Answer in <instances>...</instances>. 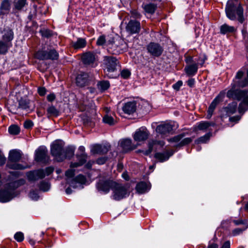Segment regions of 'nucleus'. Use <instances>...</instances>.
<instances>
[{"mask_svg":"<svg viewBox=\"0 0 248 248\" xmlns=\"http://www.w3.org/2000/svg\"><path fill=\"white\" fill-rule=\"evenodd\" d=\"M248 85V68H242L237 73L231 85V88L227 93V97L237 101H241L238 109L239 113L244 114L248 110V91L236 89L244 88Z\"/></svg>","mask_w":248,"mask_h":248,"instance_id":"f257e3e1","label":"nucleus"},{"mask_svg":"<svg viewBox=\"0 0 248 248\" xmlns=\"http://www.w3.org/2000/svg\"><path fill=\"white\" fill-rule=\"evenodd\" d=\"M239 0H228L225 8V12L228 18L232 20L236 19L241 23L244 21L243 9Z\"/></svg>","mask_w":248,"mask_h":248,"instance_id":"f03ea898","label":"nucleus"},{"mask_svg":"<svg viewBox=\"0 0 248 248\" xmlns=\"http://www.w3.org/2000/svg\"><path fill=\"white\" fill-rule=\"evenodd\" d=\"M21 156L22 153L19 150H12L10 151L6 166L9 169L14 170H24L27 168V166H25L17 163L20 160Z\"/></svg>","mask_w":248,"mask_h":248,"instance_id":"7ed1b4c3","label":"nucleus"},{"mask_svg":"<svg viewBox=\"0 0 248 248\" xmlns=\"http://www.w3.org/2000/svg\"><path fill=\"white\" fill-rule=\"evenodd\" d=\"M51 154L58 162L62 161L65 159L63 145L60 141H56L51 146Z\"/></svg>","mask_w":248,"mask_h":248,"instance_id":"20e7f679","label":"nucleus"},{"mask_svg":"<svg viewBox=\"0 0 248 248\" xmlns=\"http://www.w3.org/2000/svg\"><path fill=\"white\" fill-rule=\"evenodd\" d=\"M103 61L105 72L109 78H113L114 77L109 74L116 70V67L119 63L117 59L114 57L106 56H104Z\"/></svg>","mask_w":248,"mask_h":248,"instance_id":"39448f33","label":"nucleus"},{"mask_svg":"<svg viewBox=\"0 0 248 248\" xmlns=\"http://www.w3.org/2000/svg\"><path fill=\"white\" fill-rule=\"evenodd\" d=\"M36 57L39 60H57L59 54L54 49H43L39 50L35 54Z\"/></svg>","mask_w":248,"mask_h":248,"instance_id":"423d86ee","label":"nucleus"},{"mask_svg":"<svg viewBox=\"0 0 248 248\" xmlns=\"http://www.w3.org/2000/svg\"><path fill=\"white\" fill-rule=\"evenodd\" d=\"M127 48V45L123 40H116L108 47V51L114 55H117L125 51Z\"/></svg>","mask_w":248,"mask_h":248,"instance_id":"0eeeda50","label":"nucleus"},{"mask_svg":"<svg viewBox=\"0 0 248 248\" xmlns=\"http://www.w3.org/2000/svg\"><path fill=\"white\" fill-rule=\"evenodd\" d=\"M112 190L113 191V199L115 200L119 201L128 195L126 186L116 182Z\"/></svg>","mask_w":248,"mask_h":248,"instance_id":"6e6552de","label":"nucleus"},{"mask_svg":"<svg viewBox=\"0 0 248 248\" xmlns=\"http://www.w3.org/2000/svg\"><path fill=\"white\" fill-rule=\"evenodd\" d=\"M34 159L37 162L43 163H47L49 161V157L46 147L40 146L35 151Z\"/></svg>","mask_w":248,"mask_h":248,"instance_id":"1a4fd4ad","label":"nucleus"},{"mask_svg":"<svg viewBox=\"0 0 248 248\" xmlns=\"http://www.w3.org/2000/svg\"><path fill=\"white\" fill-rule=\"evenodd\" d=\"M149 132L145 127L138 129L133 135L134 140L137 142H143L149 137Z\"/></svg>","mask_w":248,"mask_h":248,"instance_id":"9d476101","label":"nucleus"},{"mask_svg":"<svg viewBox=\"0 0 248 248\" xmlns=\"http://www.w3.org/2000/svg\"><path fill=\"white\" fill-rule=\"evenodd\" d=\"M146 48L148 52L153 57H159L163 51V48L157 43L151 42L147 46Z\"/></svg>","mask_w":248,"mask_h":248,"instance_id":"9b49d317","label":"nucleus"},{"mask_svg":"<svg viewBox=\"0 0 248 248\" xmlns=\"http://www.w3.org/2000/svg\"><path fill=\"white\" fill-rule=\"evenodd\" d=\"M110 147L108 144H95L92 146L91 152L93 154H105L109 150Z\"/></svg>","mask_w":248,"mask_h":248,"instance_id":"f8f14e48","label":"nucleus"},{"mask_svg":"<svg viewBox=\"0 0 248 248\" xmlns=\"http://www.w3.org/2000/svg\"><path fill=\"white\" fill-rule=\"evenodd\" d=\"M115 185V182L112 181H100L97 184V188L99 190L107 193L109 192L110 188L113 190Z\"/></svg>","mask_w":248,"mask_h":248,"instance_id":"ddd939ff","label":"nucleus"},{"mask_svg":"<svg viewBox=\"0 0 248 248\" xmlns=\"http://www.w3.org/2000/svg\"><path fill=\"white\" fill-rule=\"evenodd\" d=\"M14 37V33L13 30L9 27L5 28L2 31V39L1 40L9 44H12V41Z\"/></svg>","mask_w":248,"mask_h":248,"instance_id":"4468645a","label":"nucleus"},{"mask_svg":"<svg viewBox=\"0 0 248 248\" xmlns=\"http://www.w3.org/2000/svg\"><path fill=\"white\" fill-rule=\"evenodd\" d=\"M14 197V192L7 186L6 189L0 191V202H7L13 198Z\"/></svg>","mask_w":248,"mask_h":248,"instance_id":"2eb2a0df","label":"nucleus"},{"mask_svg":"<svg viewBox=\"0 0 248 248\" xmlns=\"http://www.w3.org/2000/svg\"><path fill=\"white\" fill-rule=\"evenodd\" d=\"M140 29V23L135 20L130 21L126 27V31L131 34L138 33Z\"/></svg>","mask_w":248,"mask_h":248,"instance_id":"dca6fc26","label":"nucleus"},{"mask_svg":"<svg viewBox=\"0 0 248 248\" xmlns=\"http://www.w3.org/2000/svg\"><path fill=\"white\" fill-rule=\"evenodd\" d=\"M137 109V103L136 101H130L124 103L122 107V110L124 113L132 114L134 113Z\"/></svg>","mask_w":248,"mask_h":248,"instance_id":"f3484780","label":"nucleus"},{"mask_svg":"<svg viewBox=\"0 0 248 248\" xmlns=\"http://www.w3.org/2000/svg\"><path fill=\"white\" fill-rule=\"evenodd\" d=\"M222 97V96L220 93L212 102V103L210 105V106H209V107L208 108V111H207V113H207V116H206V118L207 119H210L211 117V116H212V114H213V113L214 112V111L215 109L216 108L217 106L221 101Z\"/></svg>","mask_w":248,"mask_h":248,"instance_id":"a211bd4d","label":"nucleus"},{"mask_svg":"<svg viewBox=\"0 0 248 248\" xmlns=\"http://www.w3.org/2000/svg\"><path fill=\"white\" fill-rule=\"evenodd\" d=\"M173 130L172 125L169 124H164L158 125L156 128L157 133L162 135H165L170 133Z\"/></svg>","mask_w":248,"mask_h":248,"instance_id":"6ab92c4d","label":"nucleus"},{"mask_svg":"<svg viewBox=\"0 0 248 248\" xmlns=\"http://www.w3.org/2000/svg\"><path fill=\"white\" fill-rule=\"evenodd\" d=\"M120 145L124 152L132 150L135 149L137 146L133 145L132 140L129 139H124L120 141Z\"/></svg>","mask_w":248,"mask_h":248,"instance_id":"aec40b11","label":"nucleus"},{"mask_svg":"<svg viewBox=\"0 0 248 248\" xmlns=\"http://www.w3.org/2000/svg\"><path fill=\"white\" fill-rule=\"evenodd\" d=\"M88 80V74L86 73H81L77 77L76 83L79 87H83L87 84Z\"/></svg>","mask_w":248,"mask_h":248,"instance_id":"412c9836","label":"nucleus"},{"mask_svg":"<svg viewBox=\"0 0 248 248\" xmlns=\"http://www.w3.org/2000/svg\"><path fill=\"white\" fill-rule=\"evenodd\" d=\"M82 60L85 64H93L95 61V54L90 52L85 53L83 55Z\"/></svg>","mask_w":248,"mask_h":248,"instance_id":"4be33fe9","label":"nucleus"},{"mask_svg":"<svg viewBox=\"0 0 248 248\" xmlns=\"http://www.w3.org/2000/svg\"><path fill=\"white\" fill-rule=\"evenodd\" d=\"M173 155L172 151H166L163 153H156L155 154V157L160 162H164L167 160L169 157Z\"/></svg>","mask_w":248,"mask_h":248,"instance_id":"5701e85b","label":"nucleus"},{"mask_svg":"<svg viewBox=\"0 0 248 248\" xmlns=\"http://www.w3.org/2000/svg\"><path fill=\"white\" fill-rule=\"evenodd\" d=\"M158 145L160 147H163L165 145V142L162 140H151L148 142V149L144 152L145 155H149L153 151L155 145Z\"/></svg>","mask_w":248,"mask_h":248,"instance_id":"b1692460","label":"nucleus"},{"mask_svg":"<svg viewBox=\"0 0 248 248\" xmlns=\"http://www.w3.org/2000/svg\"><path fill=\"white\" fill-rule=\"evenodd\" d=\"M25 180L24 179H20L18 180L11 182L7 185V186L11 191H13L16 188L24 185L25 184Z\"/></svg>","mask_w":248,"mask_h":248,"instance_id":"393cba45","label":"nucleus"},{"mask_svg":"<svg viewBox=\"0 0 248 248\" xmlns=\"http://www.w3.org/2000/svg\"><path fill=\"white\" fill-rule=\"evenodd\" d=\"M198 69L197 64L196 63H193L186 65L185 68V71L188 76H193L196 74Z\"/></svg>","mask_w":248,"mask_h":248,"instance_id":"a878e982","label":"nucleus"},{"mask_svg":"<svg viewBox=\"0 0 248 248\" xmlns=\"http://www.w3.org/2000/svg\"><path fill=\"white\" fill-rule=\"evenodd\" d=\"M215 124L214 123L202 121L197 124V126L194 128V130L195 131H197L198 130L204 131L210 126H213Z\"/></svg>","mask_w":248,"mask_h":248,"instance_id":"bb28decb","label":"nucleus"},{"mask_svg":"<svg viewBox=\"0 0 248 248\" xmlns=\"http://www.w3.org/2000/svg\"><path fill=\"white\" fill-rule=\"evenodd\" d=\"M78 162L73 163L71 164V167L75 168L82 165L85 163L87 160V155L85 153L81 154L80 155H77Z\"/></svg>","mask_w":248,"mask_h":248,"instance_id":"cd10ccee","label":"nucleus"},{"mask_svg":"<svg viewBox=\"0 0 248 248\" xmlns=\"http://www.w3.org/2000/svg\"><path fill=\"white\" fill-rule=\"evenodd\" d=\"M237 108V103L233 102L229 104L226 107L224 108V111L228 115H230L234 113Z\"/></svg>","mask_w":248,"mask_h":248,"instance_id":"c85d7f7f","label":"nucleus"},{"mask_svg":"<svg viewBox=\"0 0 248 248\" xmlns=\"http://www.w3.org/2000/svg\"><path fill=\"white\" fill-rule=\"evenodd\" d=\"M12 44H9L4 41L0 40V54H6L9 48L12 47Z\"/></svg>","mask_w":248,"mask_h":248,"instance_id":"c756f323","label":"nucleus"},{"mask_svg":"<svg viewBox=\"0 0 248 248\" xmlns=\"http://www.w3.org/2000/svg\"><path fill=\"white\" fill-rule=\"evenodd\" d=\"M86 45V41L85 39L78 38L76 42H73L72 46L75 49H80L84 47Z\"/></svg>","mask_w":248,"mask_h":248,"instance_id":"7c9ffc66","label":"nucleus"},{"mask_svg":"<svg viewBox=\"0 0 248 248\" xmlns=\"http://www.w3.org/2000/svg\"><path fill=\"white\" fill-rule=\"evenodd\" d=\"M149 188L147 184L143 182L138 183L136 186V190L137 192L140 194L147 192Z\"/></svg>","mask_w":248,"mask_h":248,"instance_id":"2f4dec72","label":"nucleus"},{"mask_svg":"<svg viewBox=\"0 0 248 248\" xmlns=\"http://www.w3.org/2000/svg\"><path fill=\"white\" fill-rule=\"evenodd\" d=\"M14 5L16 10L21 11L27 5V0H15Z\"/></svg>","mask_w":248,"mask_h":248,"instance_id":"473e14b6","label":"nucleus"},{"mask_svg":"<svg viewBox=\"0 0 248 248\" xmlns=\"http://www.w3.org/2000/svg\"><path fill=\"white\" fill-rule=\"evenodd\" d=\"M236 31V29L233 26H230L226 24L222 25L220 27V33L225 34L228 33H232Z\"/></svg>","mask_w":248,"mask_h":248,"instance_id":"72a5a7b5","label":"nucleus"},{"mask_svg":"<svg viewBox=\"0 0 248 248\" xmlns=\"http://www.w3.org/2000/svg\"><path fill=\"white\" fill-rule=\"evenodd\" d=\"M18 108L28 111L30 109V101L27 99H20L18 101Z\"/></svg>","mask_w":248,"mask_h":248,"instance_id":"f704fd0d","label":"nucleus"},{"mask_svg":"<svg viewBox=\"0 0 248 248\" xmlns=\"http://www.w3.org/2000/svg\"><path fill=\"white\" fill-rule=\"evenodd\" d=\"M212 134L211 133H208L204 135V136L200 137L197 140H196L195 142L196 144H200V143H206L210 139Z\"/></svg>","mask_w":248,"mask_h":248,"instance_id":"c9c22d12","label":"nucleus"},{"mask_svg":"<svg viewBox=\"0 0 248 248\" xmlns=\"http://www.w3.org/2000/svg\"><path fill=\"white\" fill-rule=\"evenodd\" d=\"M98 89L101 92L107 90L109 87V82L108 81H101L97 83Z\"/></svg>","mask_w":248,"mask_h":248,"instance_id":"e433bc0d","label":"nucleus"},{"mask_svg":"<svg viewBox=\"0 0 248 248\" xmlns=\"http://www.w3.org/2000/svg\"><path fill=\"white\" fill-rule=\"evenodd\" d=\"M156 7V5L155 4L149 3L144 5V9L146 12L152 14L155 13Z\"/></svg>","mask_w":248,"mask_h":248,"instance_id":"4c0bfd02","label":"nucleus"},{"mask_svg":"<svg viewBox=\"0 0 248 248\" xmlns=\"http://www.w3.org/2000/svg\"><path fill=\"white\" fill-rule=\"evenodd\" d=\"M186 134L183 133L178 135H176L171 138L168 139L169 142L178 143L180 142L181 140L186 136Z\"/></svg>","mask_w":248,"mask_h":248,"instance_id":"58836bf2","label":"nucleus"},{"mask_svg":"<svg viewBox=\"0 0 248 248\" xmlns=\"http://www.w3.org/2000/svg\"><path fill=\"white\" fill-rule=\"evenodd\" d=\"M103 121L104 123L110 125H114L116 123V121L113 119V118L108 114H106L104 116Z\"/></svg>","mask_w":248,"mask_h":248,"instance_id":"ea45409f","label":"nucleus"},{"mask_svg":"<svg viewBox=\"0 0 248 248\" xmlns=\"http://www.w3.org/2000/svg\"><path fill=\"white\" fill-rule=\"evenodd\" d=\"M85 177L82 175H78L71 182L70 185L73 187H76L73 185L75 183H78L79 184H83L85 182Z\"/></svg>","mask_w":248,"mask_h":248,"instance_id":"a19ab883","label":"nucleus"},{"mask_svg":"<svg viewBox=\"0 0 248 248\" xmlns=\"http://www.w3.org/2000/svg\"><path fill=\"white\" fill-rule=\"evenodd\" d=\"M83 124L87 126H93L94 125V122L92 118L89 117L87 115H83L82 117Z\"/></svg>","mask_w":248,"mask_h":248,"instance_id":"79ce46f5","label":"nucleus"},{"mask_svg":"<svg viewBox=\"0 0 248 248\" xmlns=\"http://www.w3.org/2000/svg\"><path fill=\"white\" fill-rule=\"evenodd\" d=\"M46 111L47 114L50 116H57L59 114V110L53 106L48 107Z\"/></svg>","mask_w":248,"mask_h":248,"instance_id":"37998d69","label":"nucleus"},{"mask_svg":"<svg viewBox=\"0 0 248 248\" xmlns=\"http://www.w3.org/2000/svg\"><path fill=\"white\" fill-rule=\"evenodd\" d=\"M9 132L12 135H17L20 132V128L16 125H12L8 129Z\"/></svg>","mask_w":248,"mask_h":248,"instance_id":"c03bdc74","label":"nucleus"},{"mask_svg":"<svg viewBox=\"0 0 248 248\" xmlns=\"http://www.w3.org/2000/svg\"><path fill=\"white\" fill-rule=\"evenodd\" d=\"M207 60V57L204 54H200L198 60H196L197 65H198L202 66L205 61Z\"/></svg>","mask_w":248,"mask_h":248,"instance_id":"a18cd8bd","label":"nucleus"},{"mask_svg":"<svg viewBox=\"0 0 248 248\" xmlns=\"http://www.w3.org/2000/svg\"><path fill=\"white\" fill-rule=\"evenodd\" d=\"M64 155H65V159L66 158H70L74 155V149L72 147H68L64 150Z\"/></svg>","mask_w":248,"mask_h":248,"instance_id":"49530a36","label":"nucleus"},{"mask_svg":"<svg viewBox=\"0 0 248 248\" xmlns=\"http://www.w3.org/2000/svg\"><path fill=\"white\" fill-rule=\"evenodd\" d=\"M0 9L2 10L9 11L10 9V2L9 0H3L1 4Z\"/></svg>","mask_w":248,"mask_h":248,"instance_id":"de8ad7c7","label":"nucleus"},{"mask_svg":"<svg viewBox=\"0 0 248 248\" xmlns=\"http://www.w3.org/2000/svg\"><path fill=\"white\" fill-rule=\"evenodd\" d=\"M193 139V138H186L184 139L179 143L177 147L183 146L189 144L192 141Z\"/></svg>","mask_w":248,"mask_h":248,"instance_id":"09e8293b","label":"nucleus"},{"mask_svg":"<svg viewBox=\"0 0 248 248\" xmlns=\"http://www.w3.org/2000/svg\"><path fill=\"white\" fill-rule=\"evenodd\" d=\"M40 189L43 191H47L50 188V185L48 183L42 182L39 186Z\"/></svg>","mask_w":248,"mask_h":248,"instance_id":"8fccbe9b","label":"nucleus"},{"mask_svg":"<svg viewBox=\"0 0 248 248\" xmlns=\"http://www.w3.org/2000/svg\"><path fill=\"white\" fill-rule=\"evenodd\" d=\"M27 176L30 181H35L37 180L38 177H36L35 170L28 172Z\"/></svg>","mask_w":248,"mask_h":248,"instance_id":"3c124183","label":"nucleus"},{"mask_svg":"<svg viewBox=\"0 0 248 248\" xmlns=\"http://www.w3.org/2000/svg\"><path fill=\"white\" fill-rule=\"evenodd\" d=\"M248 228V225H246L243 228H236L234 229L232 232L233 235L235 236L241 233L243 231L246 230Z\"/></svg>","mask_w":248,"mask_h":248,"instance_id":"603ef678","label":"nucleus"},{"mask_svg":"<svg viewBox=\"0 0 248 248\" xmlns=\"http://www.w3.org/2000/svg\"><path fill=\"white\" fill-rule=\"evenodd\" d=\"M35 171L36 177H38L37 180H38L39 179H43L45 177L46 174H45L44 170H36Z\"/></svg>","mask_w":248,"mask_h":248,"instance_id":"864d4df0","label":"nucleus"},{"mask_svg":"<svg viewBox=\"0 0 248 248\" xmlns=\"http://www.w3.org/2000/svg\"><path fill=\"white\" fill-rule=\"evenodd\" d=\"M14 237L18 242H21L24 239V234L21 232H17L15 234Z\"/></svg>","mask_w":248,"mask_h":248,"instance_id":"5fc2aeb1","label":"nucleus"},{"mask_svg":"<svg viewBox=\"0 0 248 248\" xmlns=\"http://www.w3.org/2000/svg\"><path fill=\"white\" fill-rule=\"evenodd\" d=\"M106 43L105 36L104 35H101L98 38L96 44L98 46L104 45Z\"/></svg>","mask_w":248,"mask_h":248,"instance_id":"6e6d98bb","label":"nucleus"},{"mask_svg":"<svg viewBox=\"0 0 248 248\" xmlns=\"http://www.w3.org/2000/svg\"><path fill=\"white\" fill-rule=\"evenodd\" d=\"M42 35L46 37H49L52 35V32L49 30H43L41 31Z\"/></svg>","mask_w":248,"mask_h":248,"instance_id":"4d7b16f0","label":"nucleus"},{"mask_svg":"<svg viewBox=\"0 0 248 248\" xmlns=\"http://www.w3.org/2000/svg\"><path fill=\"white\" fill-rule=\"evenodd\" d=\"M233 222L235 225H239L240 224L244 225L245 226L248 225L246 220L239 219V220H233Z\"/></svg>","mask_w":248,"mask_h":248,"instance_id":"13d9d810","label":"nucleus"},{"mask_svg":"<svg viewBox=\"0 0 248 248\" xmlns=\"http://www.w3.org/2000/svg\"><path fill=\"white\" fill-rule=\"evenodd\" d=\"M130 75V72L128 70H123L121 72V76L124 78H127Z\"/></svg>","mask_w":248,"mask_h":248,"instance_id":"bf43d9fd","label":"nucleus"},{"mask_svg":"<svg viewBox=\"0 0 248 248\" xmlns=\"http://www.w3.org/2000/svg\"><path fill=\"white\" fill-rule=\"evenodd\" d=\"M29 196L33 200H37L39 198L37 193L34 191H31L29 193Z\"/></svg>","mask_w":248,"mask_h":248,"instance_id":"052dcab7","label":"nucleus"},{"mask_svg":"<svg viewBox=\"0 0 248 248\" xmlns=\"http://www.w3.org/2000/svg\"><path fill=\"white\" fill-rule=\"evenodd\" d=\"M242 33L245 42H248V32L245 28L242 30Z\"/></svg>","mask_w":248,"mask_h":248,"instance_id":"680f3d73","label":"nucleus"},{"mask_svg":"<svg viewBox=\"0 0 248 248\" xmlns=\"http://www.w3.org/2000/svg\"><path fill=\"white\" fill-rule=\"evenodd\" d=\"M33 125V122L31 120H27L24 123V126L26 129H30Z\"/></svg>","mask_w":248,"mask_h":248,"instance_id":"e2e57ef3","label":"nucleus"},{"mask_svg":"<svg viewBox=\"0 0 248 248\" xmlns=\"http://www.w3.org/2000/svg\"><path fill=\"white\" fill-rule=\"evenodd\" d=\"M9 110L13 113L16 114L18 113V111L19 109L18 107H16V106H10L9 107Z\"/></svg>","mask_w":248,"mask_h":248,"instance_id":"0e129e2a","label":"nucleus"},{"mask_svg":"<svg viewBox=\"0 0 248 248\" xmlns=\"http://www.w3.org/2000/svg\"><path fill=\"white\" fill-rule=\"evenodd\" d=\"M183 82L182 81H178L173 85V88L176 90H179L180 87L182 86Z\"/></svg>","mask_w":248,"mask_h":248,"instance_id":"69168bd1","label":"nucleus"},{"mask_svg":"<svg viewBox=\"0 0 248 248\" xmlns=\"http://www.w3.org/2000/svg\"><path fill=\"white\" fill-rule=\"evenodd\" d=\"M38 93L40 95L43 96L46 93V89L44 87H39L38 89Z\"/></svg>","mask_w":248,"mask_h":248,"instance_id":"338daca9","label":"nucleus"},{"mask_svg":"<svg viewBox=\"0 0 248 248\" xmlns=\"http://www.w3.org/2000/svg\"><path fill=\"white\" fill-rule=\"evenodd\" d=\"M74 170H68L65 172V175L68 177H72L74 175Z\"/></svg>","mask_w":248,"mask_h":248,"instance_id":"774afa93","label":"nucleus"}]
</instances>
